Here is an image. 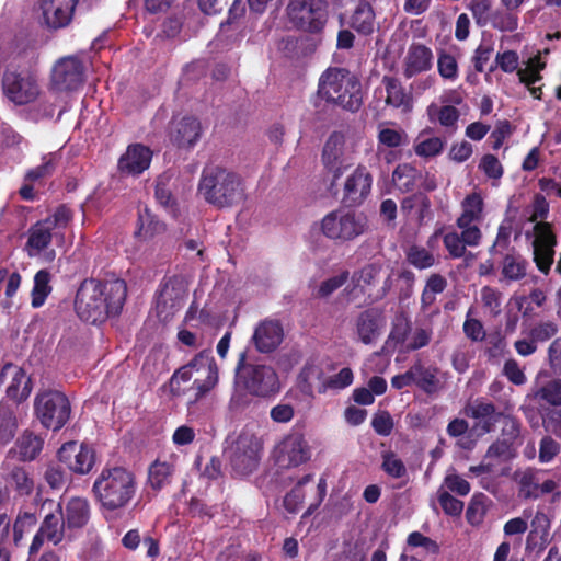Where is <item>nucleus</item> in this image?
I'll return each mask as SVG.
<instances>
[{"mask_svg": "<svg viewBox=\"0 0 561 561\" xmlns=\"http://www.w3.org/2000/svg\"><path fill=\"white\" fill-rule=\"evenodd\" d=\"M32 391L31 378L21 368H15L12 380L7 389V394L15 402L28 398Z\"/></svg>", "mask_w": 561, "mask_h": 561, "instance_id": "37998d69", "label": "nucleus"}, {"mask_svg": "<svg viewBox=\"0 0 561 561\" xmlns=\"http://www.w3.org/2000/svg\"><path fill=\"white\" fill-rule=\"evenodd\" d=\"M4 96L14 105L22 106L33 103L39 96V87L30 75L7 71L2 77Z\"/></svg>", "mask_w": 561, "mask_h": 561, "instance_id": "9b49d317", "label": "nucleus"}, {"mask_svg": "<svg viewBox=\"0 0 561 561\" xmlns=\"http://www.w3.org/2000/svg\"><path fill=\"white\" fill-rule=\"evenodd\" d=\"M217 382L218 367L211 351L205 350L173 374L170 379V388L174 396L187 394V403L194 404Z\"/></svg>", "mask_w": 561, "mask_h": 561, "instance_id": "f03ea898", "label": "nucleus"}, {"mask_svg": "<svg viewBox=\"0 0 561 561\" xmlns=\"http://www.w3.org/2000/svg\"><path fill=\"white\" fill-rule=\"evenodd\" d=\"M23 523L18 519L11 526V519L7 514H0V548L9 550L10 547H18L23 538Z\"/></svg>", "mask_w": 561, "mask_h": 561, "instance_id": "72a5a7b5", "label": "nucleus"}, {"mask_svg": "<svg viewBox=\"0 0 561 561\" xmlns=\"http://www.w3.org/2000/svg\"><path fill=\"white\" fill-rule=\"evenodd\" d=\"M239 381L252 396L268 397L280 389L277 373L272 366L245 363V353H241L237 365Z\"/></svg>", "mask_w": 561, "mask_h": 561, "instance_id": "0eeeda50", "label": "nucleus"}, {"mask_svg": "<svg viewBox=\"0 0 561 561\" xmlns=\"http://www.w3.org/2000/svg\"><path fill=\"white\" fill-rule=\"evenodd\" d=\"M371 185L370 172L365 165H357L344 181L343 202L353 206L360 205L369 196Z\"/></svg>", "mask_w": 561, "mask_h": 561, "instance_id": "aec40b11", "label": "nucleus"}, {"mask_svg": "<svg viewBox=\"0 0 561 561\" xmlns=\"http://www.w3.org/2000/svg\"><path fill=\"white\" fill-rule=\"evenodd\" d=\"M322 233L332 240L350 241L368 229L367 217L363 213L336 209L321 220Z\"/></svg>", "mask_w": 561, "mask_h": 561, "instance_id": "6e6552de", "label": "nucleus"}, {"mask_svg": "<svg viewBox=\"0 0 561 561\" xmlns=\"http://www.w3.org/2000/svg\"><path fill=\"white\" fill-rule=\"evenodd\" d=\"M428 130L421 131L414 140L413 149L416 156L432 158L438 156L445 146V141L437 136H428Z\"/></svg>", "mask_w": 561, "mask_h": 561, "instance_id": "c9c22d12", "label": "nucleus"}, {"mask_svg": "<svg viewBox=\"0 0 561 561\" xmlns=\"http://www.w3.org/2000/svg\"><path fill=\"white\" fill-rule=\"evenodd\" d=\"M481 302L486 312L495 318L501 313L502 294L495 288L484 286L481 289Z\"/></svg>", "mask_w": 561, "mask_h": 561, "instance_id": "864d4df0", "label": "nucleus"}, {"mask_svg": "<svg viewBox=\"0 0 561 561\" xmlns=\"http://www.w3.org/2000/svg\"><path fill=\"white\" fill-rule=\"evenodd\" d=\"M16 404H0V444H8L15 435L18 420L15 415Z\"/></svg>", "mask_w": 561, "mask_h": 561, "instance_id": "a19ab883", "label": "nucleus"}, {"mask_svg": "<svg viewBox=\"0 0 561 561\" xmlns=\"http://www.w3.org/2000/svg\"><path fill=\"white\" fill-rule=\"evenodd\" d=\"M381 457V468L389 477L401 479L407 476L405 465L394 453L386 451Z\"/></svg>", "mask_w": 561, "mask_h": 561, "instance_id": "6e6d98bb", "label": "nucleus"}, {"mask_svg": "<svg viewBox=\"0 0 561 561\" xmlns=\"http://www.w3.org/2000/svg\"><path fill=\"white\" fill-rule=\"evenodd\" d=\"M62 511L68 531L83 528L91 515L90 504L83 497H71Z\"/></svg>", "mask_w": 561, "mask_h": 561, "instance_id": "c85d7f7f", "label": "nucleus"}, {"mask_svg": "<svg viewBox=\"0 0 561 561\" xmlns=\"http://www.w3.org/2000/svg\"><path fill=\"white\" fill-rule=\"evenodd\" d=\"M198 192L208 204L216 208L233 207L245 198L242 178L237 172L219 165L203 170Z\"/></svg>", "mask_w": 561, "mask_h": 561, "instance_id": "20e7f679", "label": "nucleus"}, {"mask_svg": "<svg viewBox=\"0 0 561 561\" xmlns=\"http://www.w3.org/2000/svg\"><path fill=\"white\" fill-rule=\"evenodd\" d=\"M152 159L151 150L140 144L130 145L118 160L121 172L129 175H138L147 170Z\"/></svg>", "mask_w": 561, "mask_h": 561, "instance_id": "393cba45", "label": "nucleus"}, {"mask_svg": "<svg viewBox=\"0 0 561 561\" xmlns=\"http://www.w3.org/2000/svg\"><path fill=\"white\" fill-rule=\"evenodd\" d=\"M386 328V319L378 309L362 311L354 321L355 339L365 344L373 345L381 336Z\"/></svg>", "mask_w": 561, "mask_h": 561, "instance_id": "6ab92c4d", "label": "nucleus"}, {"mask_svg": "<svg viewBox=\"0 0 561 561\" xmlns=\"http://www.w3.org/2000/svg\"><path fill=\"white\" fill-rule=\"evenodd\" d=\"M350 24L359 34H371L375 27V13L371 5L367 2L358 3Z\"/></svg>", "mask_w": 561, "mask_h": 561, "instance_id": "e433bc0d", "label": "nucleus"}, {"mask_svg": "<svg viewBox=\"0 0 561 561\" xmlns=\"http://www.w3.org/2000/svg\"><path fill=\"white\" fill-rule=\"evenodd\" d=\"M43 447V440L33 433L25 432L16 440L15 447L10 450L18 455L22 461H30L36 458Z\"/></svg>", "mask_w": 561, "mask_h": 561, "instance_id": "f704fd0d", "label": "nucleus"}, {"mask_svg": "<svg viewBox=\"0 0 561 561\" xmlns=\"http://www.w3.org/2000/svg\"><path fill=\"white\" fill-rule=\"evenodd\" d=\"M527 261L519 254H506L502 263V274L510 280H518L526 275Z\"/></svg>", "mask_w": 561, "mask_h": 561, "instance_id": "de8ad7c7", "label": "nucleus"}, {"mask_svg": "<svg viewBox=\"0 0 561 561\" xmlns=\"http://www.w3.org/2000/svg\"><path fill=\"white\" fill-rule=\"evenodd\" d=\"M546 64L541 60L539 55L529 58L527 66L517 70L519 81L526 87L535 84L541 79L540 71L545 68Z\"/></svg>", "mask_w": 561, "mask_h": 561, "instance_id": "3c124183", "label": "nucleus"}, {"mask_svg": "<svg viewBox=\"0 0 561 561\" xmlns=\"http://www.w3.org/2000/svg\"><path fill=\"white\" fill-rule=\"evenodd\" d=\"M284 340V329L279 321L265 319L254 329L252 342L260 353H272Z\"/></svg>", "mask_w": 561, "mask_h": 561, "instance_id": "5701e85b", "label": "nucleus"}, {"mask_svg": "<svg viewBox=\"0 0 561 561\" xmlns=\"http://www.w3.org/2000/svg\"><path fill=\"white\" fill-rule=\"evenodd\" d=\"M312 479L311 474L305 476L297 485L284 497V506L289 513H296L300 508L305 493L302 486Z\"/></svg>", "mask_w": 561, "mask_h": 561, "instance_id": "13d9d810", "label": "nucleus"}, {"mask_svg": "<svg viewBox=\"0 0 561 561\" xmlns=\"http://www.w3.org/2000/svg\"><path fill=\"white\" fill-rule=\"evenodd\" d=\"M438 501L447 515L459 516L463 510V503L443 488L438 490Z\"/></svg>", "mask_w": 561, "mask_h": 561, "instance_id": "338daca9", "label": "nucleus"}, {"mask_svg": "<svg viewBox=\"0 0 561 561\" xmlns=\"http://www.w3.org/2000/svg\"><path fill=\"white\" fill-rule=\"evenodd\" d=\"M557 237L548 222H536L534 226L533 254L540 272L548 274L554 262Z\"/></svg>", "mask_w": 561, "mask_h": 561, "instance_id": "f8f14e48", "label": "nucleus"}, {"mask_svg": "<svg viewBox=\"0 0 561 561\" xmlns=\"http://www.w3.org/2000/svg\"><path fill=\"white\" fill-rule=\"evenodd\" d=\"M519 494L524 497H538L539 496V478L538 474L527 469L520 473L519 479Z\"/></svg>", "mask_w": 561, "mask_h": 561, "instance_id": "4d7b16f0", "label": "nucleus"}, {"mask_svg": "<svg viewBox=\"0 0 561 561\" xmlns=\"http://www.w3.org/2000/svg\"><path fill=\"white\" fill-rule=\"evenodd\" d=\"M378 141L389 148H397L407 142V134L402 129L380 127L378 131Z\"/></svg>", "mask_w": 561, "mask_h": 561, "instance_id": "bf43d9fd", "label": "nucleus"}, {"mask_svg": "<svg viewBox=\"0 0 561 561\" xmlns=\"http://www.w3.org/2000/svg\"><path fill=\"white\" fill-rule=\"evenodd\" d=\"M274 458L280 468L298 467L310 459V449L302 436L291 434L277 444Z\"/></svg>", "mask_w": 561, "mask_h": 561, "instance_id": "ddd939ff", "label": "nucleus"}, {"mask_svg": "<svg viewBox=\"0 0 561 561\" xmlns=\"http://www.w3.org/2000/svg\"><path fill=\"white\" fill-rule=\"evenodd\" d=\"M489 22L494 28L502 32H513L518 26L517 16L510 11H497L493 13Z\"/></svg>", "mask_w": 561, "mask_h": 561, "instance_id": "680f3d73", "label": "nucleus"}, {"mask_svg": "<svg viewBox=\"0 0 561 561\" xmlns=\"http://www.w3.org/2000/svg\"><path fill=\"white\" fill-rule=\"evenodd\" d=\"M446 287L447 280L445 277L440 274H431L421 295L422 308L431 307L436 300V295L442 294Z\"/></svg>", "mask_w": 561, "mask_h": 561, "instance_id": "49530a36", "label": "nucleus"}, {"mask_svg": "<svg viewBox=\"0 0 561 561\" xmlns=\"http://www.w3.org/2000/svg\"><path fill=\"white\" fill-rule=\"evenodd\" d=\"M137 491L135 476L123 467L103 468L94 480L92 492L106 513L125 510Z\"/></svg>", "mask_w": 561, "mask_h": 561, "instance_id": "7ed1b4c3", "label": "nucleus"}, {"mask_svg": "<svg viewBox=\"0 0 561 561\" xmlns=\"http://www.w3.org/2000/svg\"><path fill=\"white\" fill-rule=\"evenodd\" d=\"M296 385L298 390L307 398L313 399L316 393L328 391V375L323 364L318 360H308L300 369Z\"/></svg>", "mask_w": 561, "mask_h": 561, "instance_id": "a211bd4d", "label": "nucleus"}, {"mask_svg": "<svg viewBox=\"0 0 561 561\" xmlns=\"http://www.w3.org/2000/svg\"><path fill=\"white\" fill-rule=\"evenodd\" d=\"M401 211L412 217L419 226L427 224L434 218L431 199L421 192L403 198L401 202Z\"/></svg>", "mask_w": 561, "mask_h": 561, "instance_id": "bb28decb", "label": "nucleus"}, {"mask_svg": "<svg viewBox=\"0 0 561 561\" xmlns=\"http://www.w3.org/2000/svg\"><path fill=\"white\" fill-rule=\"evenodd\" d=\"M262 442L253 433L243 431L228 450L230 466L237 476H248L259 466Z\"/></svg>", "mask_w": 561, "mask_h": 561, "instance_id": "9d476101", "label": "nucleus"}, {"mask_svg": "<svg viewBox=\"0 0 561 561\" xmlns=\"http://www.w3.org/2000/svg\"><path fill=\"white\" fill-rule=\"evenodd\" d=\"M411 333V327L405 318H397L382 347L383 352H394L399 346H405Z\"/></svg>", "mask_w": 561, "mask_h": 561, "instance_id": "58836bf2", "label": "nucleus"}, {"mask_svg": "<svg viewBox=\"0 0 561 561\" xmlns=\"http://www.w3.org/2000/svg\"><path fill=\"white\" fill-rule=\"evenodd\" d=\"M426 112L430 121L433 122L434 119H437L443 127L453 131L457 129L460 113L455 106L444 105L439 107L432 103L427 106Z\"/></svg>", "mask_w": 561, "mask_h": 561, "instance_id": "79ce46f5", "label": "nucleus"}, {"mask_svg": "<svg viewBox=\"0 0 561 561\" xmlns=\"http://www.w3.org/2000/svg\"><path fill=\"white\" fill-rule=\"evenodd\" d=\"M8 486L15 491L20 496L32 494L35 488L34 479L28 470L23 467H15L11 470L7 479Z\"/></svg>", "mask_w": 561, "mask_h": 561, "instance_id": "4c0bfd02", "label": "nucleus"}, {"mask_svg": "<svg viewBox=\"0 0 561 561\" xmlns=\"http://www.w3.org/2000/svg\"><path fill=\"white\" fill-rule=\"evenodd\" d=\"M84 68L76 57L58 60L53 69L51 81L59 91L77 90L83 83Z\"/></svg>", "mask_w": 561, "mask_h": 561, "instance_id": "f3484780", "label": "nucleus"}, {"mask_svg": "<svg viewBox=\"0 0 561 561\" xmlns=\"http://www.w3.org/2000/svg\"><path fill=\"white\" fill-rule=\"evenodd\" d=\"M322 162L332 174L333 183L352 165V161L346 156L345 138L342 134L333 133L328 138L322 150Z\"/></svg>", "mask_w": 561, "mask_h": 561, "instance_id": "dca6fc26", "label": "nucleus"}, {"mask_svg": "<svg viewBox=\"0 0 561 561\" xmlns=\"http://www.w3.org/2000/svg\"><path fill=\"white\" fill-rule=\"evenodd\" d=\"M41 535L46 536V540L57 546L67 536V525L64 520V511L60 503H57L55 511L45 515L41 526Z\"/></svg>", "mask_w": 561, "mask_h": 561, "instance_id": "cd10ccee", "label": "nucleus"}, {"mask_svg": "<svg viewBox=\"0 0 561 561\" xmlns=\"http://www.w3.org/2000/svg\"><path fill=\"white\" fill-rule=\"evenodd\" d=\"M414 385L424 392L431 394L437 392L440 388V381L437 377L438 369L432 366H424L421 362L414 363L412 366Z\"/></svg>", "mask_w": 561, "mask_h": 561, "instance_id": "2f4dec72", "label": "nucleus"}, {"mask_svg": "<svg viewBox=\"0 0 561 561\" xmlns=\"http://www.w3.org/2000/svg\"><path fill=\"white\" fill-rule=\"evenodd\" d=\"M48 221H37L27 232L25 251L30 257L41 256L44 262H51L56 257L54 249H49L53 233Z\"/></svg>", "mask_w": 561, "mask_h": 561, "instance_id": "412c9836", "label": "nucleus"}, {"mask_svg": "<svg viewBox=\"0 0 561 561\" xmlns=\"http://www.w3.org/2000/svg\"><path fill=\"white\" fill-rule=\"evenodd\" d=\"M442 488L448 492H455L460 496H465L470 492L469 482L456 472H450L445 477Z\"/></svg>", "mask_w": 561, "mask_h": 561, "instance_id": "774afa93", "label": "nucleus"}, {"mask_svg": "<svg viewBox=\"0 0 561 561\" xmlns=\"http://www.w3.org/2000/svg\"><path fill=\"white\" fill-rule=\"evenodd\" d=\"M421 172L410 163L397 165L392 173L394 185L404 193L413 191L417 186V179Z\"/></svg>", "mask_w": 561, "mask_h": 561, "instance_id": "ea45409f", "label": "nucleus"}, {"mask_svg": "<svg viewBox=\"0 0 561 561\" xmlns=\"http://www.w3.org/2000/svg\"><path fill=\"white\" fill-rule=\"evenodd\" d=\"M403 75L412 78L417 73L425 72L432 68L433 53L423 44H412L404 57Z\"/></svg>", "mask_w": 561, "mask_h": 561, "instance_id": "a878e982", "label": "nucleus"}, {"mask_svg": "<svg viewBox=\"0 0 561 561\" xmlns=\"http://www.w3.org/2000/svg\"><path fill=\"white\" fill-rule=\"evenodd\" d=\"M380 272V264L370 263L365 265L357 273H355L353 276V280L356 282L358 286H371L377 282Z\"/></svg>", "mask_w": 561, "mask_h": 561, "instance_id": "e2e57ef3", "label": "nucleus"}, {"mask_svg": "<svg viewBox=\"0 0 561 561\" xmlns=\"http://www.w3.org/2000/svg\"><path fill=\"white\" fill-rule=\"evenodd\" d=\"M382 84L386 89V104L403 111H410L412 107L411 98L407 94L402 83L394 77L385 76Z\"/></svg>", "mask_w": 561, "mask_h": 561, "instance_id": "7c9ffc66", "label": "nucleus"}, {"mask_svg": "<svg viewBox=\"0 0 561 561\" xmlns=\"http://www.w3.org/2000/svg\"><path fill=\"white\" fill-rule=\"evenodd\" d=\"M34 410L37 419L48 430L58 431L69 420L71 408L68 398L58 390H44L36 394Z\"/></svg>", "mask_w": 561, "mask_h": 561, "instance_id": "1a4fd4ad", "label": "nucleus"}, {"mask_svg": "<svg viewBox=\"0 0 561 561\" xmlns=\"http://www.w3.org/2000/svg\"><path fill=\"white\" fill-rule=\"evenodd\" d=\"M58 458L73 473L87 474L94 467L95 451L89 445L67 442L59 448Z\"/></svg>", "mask_w": 561, "mask_h": 561, "instance_id": "4468645a", "label": "nucleus"}, {"mask_svg": "<svg viewBox=\"0 0 561 561\" xmlns=\"http://www.w3.org/2000/svg\"><path fill=\"white\" fill-rule=\"evenodd\" d=\"M483 198L480 193L473 192L465 197L461 202V215L456 221L461 225L479 224L483 219Z\"/></svg>", "mask_w": 561, "mask_h": 561, "instance_id": "473e14b6", "label": "nucleus"}, {"mask_svg": "<svg viewBox=\"0 0 561 561\" xmlns=\"http://www.w3.org/2000/svg\"><path fill=\"white\" fill-rule=\"evenodd\" d=\"M463 412L468 417L476 421L473 430L477 431L478 434L492 432L495 424L503 416V413L499 412L492 402L483 398H478L473 402L468 403Z\"/></svg>", "mask_w": 561, "mask_h": 561, "instance_id": "4be33fe9", "label": "nucleus"}, {"mask_svg": "<svg viewBox=\"0 0 561 561\" xmlns=\"http://www.w3.org/2000/svg\"><path fill=\"white\" fill-rule=\"evenodd\" d=\"M126 293V284L121 279L106 283L93 278L84 279L75 300L77 314L85 322L101 323L110 316L119 313Z\"/></svg>", "mask_w": 561, "mask_h": 561, "instance_id": "f257e3e1", "label": "nucleus"}, {"mask_svg": "<svg viewBox=\"0 0 561 561\" xmlns=\"http://www.w3.org/2000/svg\"><path fill=\"white\" fill-rule=\"evenodd\" d=\"M318 94L327 102L351 112H356L363 101L359 80L344 68L325 70L319 80Z\"/></svg>", "mask_w": 561, "mask_h": 561, "instance_id": "39448f33", "label": "nucleus"}, {"mask_svg": "<svg viewBox=\"0 0 561 561\" xmlns=\"http://www.w3.org/2000/svg\"><path fill=\"white\" fill-rule=\"evenodd\" d=\"M471 314L472 309H469L462 325L463 333L471 342H482L486 337V331L483 323Z\"/></svg>", "mask_w": 561, "mask_h": 561, "instance_id": "5fc2aeb1", "label": "nucleus"}, {"mask_svg": "<svg viewBox=\"0 0 561 561\" xmlns=\"http://www.w3.org/2000/svg\"><path fill=\"white\" fill-rule=\"evenodd\" d=\"M79 0H42L41 10L45 24L49 28L67 26Z\"/></svg>", "mask_w": 561, "mask_h": 561, "instance_id": "b1692460", "label": "nucleus"}, {"mask_svg": "<svg viewBox=\"0 0 561 561\" xmlns=\"http://www.w3.org/2000/svg\"><path fill=\"white\" fill-rule=\"evenodd\" d=\"M405 259L409 264L417 270H426L436 264V257L431 251L415 244L407 249Z\"/></svg>", "mask_w": 561, "mask_h": 561, "instance_id": "09e8293b", "label": "nucleus"}, {"mask_svg": "<svg viewBox=\"0 0 561 561\" xmlns=\"http://www.w3.org/2000/svg\"><path fill=\"white\" fill-rule=\"evenodd\" d=\"M163 229V225L156 220L148 209H145L144 213L139 214V229L137 231L139 236L147 239L152 237L154 233L161 232Z\"/></svg>", "mask_w": 561, "mask_h": 561, "instance_id": "052dcab7", "label": "nucleus"}, {"mask_svg": "<svg viewBox=\"0 0 561 561\" xmlns=\"http://www.w3.org/2000/svg\"><path fill=\"white\" fill-rule=\"evenodd\" d=\"M285 11L295 28L310 34L320 33L329 19L327 0H288Z\"/></svg>", "mask_w": 561, "mask_h": 561, "instance_id": "423d86ee", "label": "nucleus"}, {"mask_svg": "<svg viewBox=\"0 0 561 561\" xmlns=\"http://www.w3.org/2000/svg\"><path fill=\"white\" fill-rule=\"evenodd\" d=\"M72 220V211L65 205L58 206L55 211L43 219L42 221H48L51 230L65 229Z\"/></svg>", "mask_w": 561, "mask_h": 561, "instance_id": "69168bd1", "label": "nucleus"}, {"mask_svg": "<svg viewBox=\"0 0 561 561\" xmlns=\"http://www.w3.org/2000/svg\"><path fill=\"white\" fill-rule=\"evenodd\" d=\"M201 134V123L195 117H183L174 123L171 137L179 147H191L196 144Z\"/></svg>", "mask_w": 561, "mask_h": 561, "instance_id": "c756f323", "label": "nucleus"}, {"mask_svg": "<svg viewBox=\"0 0 561 561\" xmlns=\"http://www.w3.org/2000/svg\"><path fill=\"white\" fill-rule=\"evenodd\" d=\"M535 397L553 407L561 405V378L558 377L540 387L535 392Z\"/></svg>", "mask_w": 561, "mask_h": 561, "instance_id": "603ef678", "label": "nucleus"}, {"mask_svg": "<svg viewBox=\"0 0 561 561\" xmlns=\"http://www.w3.org/2000/svg\"><path fill=\"white\" fill-rule=\"evenodd\" d=\"M187 290L181 279L175 277L167 279L162 285L157 298V312L159 317L167 321L185 302Z\"/></svg>", "mask_w": 561, "mask_h": 561, "instance_id": "2eb2a0df", "label": "nucleus"}, {"mask_svg": "<svg viewBox=\"0 0 561 561\" xmlns=\"http://www.w3.org/2000/svg\"><path fill=\"white\" fill-rule=\"evenodd\" d=\"M60 161V153L58 151L49 152L42 158V164L31 169L25 179L30 181H37L39 179L49 176L56 170Z\"/></svg>", "mask_w": 561, "mask_h": 561, "instance_id": "8fccbe9b", "label": "nucleus"}, {"mask_svg": "<svg viewBox=\"0 0 561 561\" xmlns=\"http://www.w3.org/2000/svg\"><path fill=\"white\" fill-rule=\"evenodd\" d=\"M50 280L51 275L47 270H41L35 274L31 293L33 308H39L45 304L46 298L51 293Z\"/></svg>", "mask_w": 561, "mask_h": 561, "instance_id": "c03bdc74", "label": "nucleus"}, {"mask_svg": "<svg viewBox=\"0 0 561 561\" xmlns=\"http://www.w3.org/2000/svg\"><path fill=\"white\" fill-rule=\"evenodd\" d=\"M173 466L167 461L156 460L149 468L148 482L154 490H160L171 482Z\"/></svg>", "mask_w": 561, "mask_h": 561, "instance_id": "a18cd8bd", "label": "nucleus"}, {"mask_svg": "<svg viewBox=\"0 0 561 561\" xmlns=\"http://www.w3.org/2000/svg\"><path fill=\"white\" fill-rule=\"evenodd\" d=\"M538 342H546L558 333V325L551 320L537 322L528 332Z\"/></svg>", "mask_w": 561, "mask_h": 561, "instance_id": "0e129e2a", "label": "nucleus"}]
</instances>
